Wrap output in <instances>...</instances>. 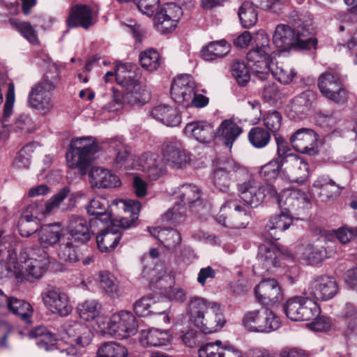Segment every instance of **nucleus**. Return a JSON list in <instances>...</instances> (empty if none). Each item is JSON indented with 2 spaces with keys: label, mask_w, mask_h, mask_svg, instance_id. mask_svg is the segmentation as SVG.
Returning a JSON list of instances; mask_svg holds the SVG:
<instances>
[{
  "label": "nucleus",
  "mask_w": 357,
  "mask_h": 357,
  "mask_svg": "<svg viewBox=\"0 0 357 357\" xmlns=\"http://www.w3.org/2000/svg\"><path fill=\"white\" fill-rule=\"evenodd\" d=\"M238 189L241 199L252 208L261 205L266 196L273 199L280 207H284L288 211L307 208L310 205L307 195L299 189L284 188L278 193L273 185H262L253 178L238 184Z\"/></svg>",
  "instance_id": "nucleus-1"
},
{
  "label": "nucleus",
  "mask_w": 357,
  "mask_h": 357,
  "mask_svg": "<svg viewBox=\"0 0 357 357\" xmlns=\"http://www.w3.org/2000/svg\"><path fill=\"white\" fill-rule=\"evenodd\" d=\"M293 20L294 29L286 24L276 26L273 36L275 45L282 50L291 47L296 50L316 49L317 39L310 37L314 30L311 15L308 13H301Z\"/></svg>",
  "instance_id": "nucleus-2"
},
{
  "label": "nucleus",
  "mask_w": 357,
  "mask_h": 357,
  "mask_svg": "<svg viewBox=\"0 0 357 357\" xmlns=\"http://www.w3.org/2000/svg\"><path fill=\"white\" fill-rule=\"evenodd\" d=\"M188 313L191 321L205 334L220 331L226 324L224 308L217 302L204 298H190Z\"/></svg>",
  "instance_id": "nucleus-3"
},
{
  "label": "nucleus",
  "mask_w": 357,
  "mask_h": 357,
  "mask_svg": "<svg viewBox=\"0 0 357 357\" xmlns=\"http://www.w3.org/2000/svg\"><path fill=\"white\" fill-rule=\"evenodd\" d=\"M139 10L144 15L151 17L155 13V25L162 33L172 32L177 26L183 11L174 3H167L158 10L159 0H132Z\"/></svg>",
  "instance_id": "nucleus-4"
},
{
  "label": "nucleus",
  "mask_w": 357,
  "mask_h": 357,
  "mask_svg": "<svg viewBox=\"0 0 357 357\" xmlns=\"http://www.w3.org/2000/svg\"><path fill=\"white\" fill-rule=\"evenodd\" d=\"M138 321L130 311L120 310L109 317H99L97 328L102 335H108L119 340L135 335L138 331Z\"/></svg>",
  "instance_id": "nucleus-5"
},
{
  "label": "nucleus",
  "mask_w": 357,
  "mask_h": 357,
  "mask_svg": "<svg viewBox=\"0 0 357 357\" xmlns=\"http://www.w3.org/2000/svg\"><path fill=\"white\" fill-rule=\"evenodd\" d=\"M269 43L267 33L264 30H259L254 36V48L247 54L250 71L261 79L266 78L270 67L275 62Z\"/></svg>",
  "instance_id": "nucleus-6"
},
{
  "label": "nucleus",
  "mask_w": 357,
  "mask_h": 357,
  "mask_svg": "<svg viewBox=\"0 0 357 357\" xmlns=\"http://www.w3.org/2000/svg\"><path fill=\"white\" fill-rule=\"evenodd\" d=\"M18 278L29 282L40 280L50 264L47 254L41 248H26L17 259Z\"/></svg>",
  "instance_id": "nucleus-7"
},
{
  "label": "nucleus",
  "mask_w": 357,
  "mask_h": 357,
  "mask_svg": "<svg viewBox=\"0 0 357 357\" xmlns=\"http://www.w3.org/2000/svg\"><path fill=\"white\" fill-rule=\"evenodd\" d=\"M54 70V73H47L40 82L33 85L28 96L29 107L43 114H48L54 107L53 91L59 81L57 70Z\"/></svg>",
  "instance_id": "nucleus-8"
},
{
  "label": "nucleus",
  "mask_w": 357,
  "mask_h": 357,
  "mask_svg": "<svg viewBox=\"0 0 357 357\" xmlns=\"http://www.w3.org/2000/svg\"><path fill=\"white\" fill-rule=\"evenodd\" d=\"M116 80L120 86L126 89L123 98L125 102L131 105L142 106L151 98L149 89L146 85L137 82L135 73L128 69L125 64L116 66Z\"/></svg>",
  "instance_id": "nucleus-9"
},
{
  "label": "nucleus",
  "mask_w": 357,
  "mask_h": 357,
  "mask_svg": "<svg viewBox=\"0 0 357 357\" xmlns=\"http://www.w3.org/2000/svg\"><path fill=\"white\" fill-rule=\"evenodd\" d=\"M98 146L91 137L73 138L70 150L66 153L68 165L72 169H79L81 174H84L86 168L94 159Z\"/></svg>",
  "instance_id": "nucleus-10"
},
{
  "label": "nucleus",
  "mask_w": 357,
  "mask_h": 357,
  "mask_svg": "<svg viewBox=\"0 0 357 357\" xmlns=\"http://www.w3.org/2000/svg\"><path fill=\"white\" fill-rule=\"evenodd\" d=\"M243 324L248 331L261 333L276 331L282 324L280 318L267 307L248 312L243 318Z\"/></svg>",
  "instance_id": "nucleus-11"
},
{
  "label": "nucleus",
  "mask_w": 357,
  "mask_h": 357,
  "mask_svg": "<svg viewBox=\"0 0 357 357\" xmlns=\"http://www.w3.org/2000/svg\"><path fill=\"white\" fill-rule=\"evenodd\" d=\"M286 316L292 321L314 320L320 314V309L314 301L305 296H294L284 305Z\"/></svg>",
  "instance_id": "nucleus-12"
},
{
  "label": "nucleus",
  "mask_w": 357,
  "mask_h": 357,
  "mask_svg": "<svg viewBox=\"0 0 357 357\" xmlns=\"http://www.w3.org/2000/svg\"><path fill=\"white\" fill-rule=\"evenodd\" d=\"M251 216L239 205L237 200L226 202L220 208L216 220L220 225L230 229H243L249 224Z\"/></svg>",
  "instance_id": "nucleus-13"
},
{
  "label": "nucleus",
  "mask_w": 357,
  "mask_h": 357,
  "mask_svg": "<svg viewBox=\"0 0 357 357\" xmlns=\"http://www.w3.org/2000/svg\"><path fill=\"white\" fill-rule=\"evenodd\" d=\"M40 297L45 307L53 314L65 317L73 311L69 296L57 287H48L41 293Z\"/></svg>",
  "instance_id": "nucleus-14"
},
{
  "label": "nucleus",
  "mask_w": 357,
  "mask_h": 357,
  "mask_svg": "<svg viewBox=\"0 0 357 357\" xmlns=\"http://www.w3.org/2000/svg\"><path fill=\"white\" fill-rule=\"evenodd\" d=\"M60 338L67 344L77 347L89 345L93 337L91 329L79 321H69L59 331Z\"/></svg>",
  "instance_id": "nucleus-15"
},
{
  "label": "nucleus",
  "mask_w": 357,
  "mask_h": 357,
  "mask_svg": "<svg viewBox=\"0 0 357 357\" xmlns=\"http://www.w3.org/2000/svg\"><path fill=\"white\" fill-rule=\"evenodd\" d=\"M318 86L321 94L334 102L343 103L347 99V92L337 75L322 73L318 79Z\"/></svg>",
  "instance_id": "nucleus-16"
},
{
  "label": "nucleus",
  "mask_w": 357,
  "mask_h": 357,
  "mask_svg": "<svg viewBox=\"0 0 357 357\" xmlns=\"http://www.w3.org/2000/svg\"><path fill=\"white\" fill-rule=\"evenodd\" d=\"M162 157L174 168H182L190 161V153L177 139H170L163 144Z\"/></svg>",
  "instance_id": "nucleus-17"
},
{
  "label": "nucleus",
  "mask_w": 357,
  "mask_h": 357,
  "mask_svg": "<svg viewBox=\"0 0 357 357\" xmlns=\"http://www.w3.org/2000/svg\"><path fill=\"white\" fill-rule=\"evenodd\" d=\"M159 272V276H154L151 280V284H155V287L161 290L169 300L176 302H183L186 297L185 291L181 287L173 285L174 284V279L167 274L165 268L162 266L160 268H157Z\"/></svg>",
  "instance_id": "nucleus-18"
},
{
  "label": "nucleus",
  "mask_w": 357,
  "mask_h": 357,
  "mask_svg": "<svg viewBox=\"0 0 357 357\" xmlns=\"http://www.w3.org/2000/svg\"><path fill=\"white\" fill-rule=\"evenodd\" d=\"M308 294L313 298L327 301L333 298L338 291L335 279L328 275H321L313 278L310 282Z\"/></svg>",
  "instance_id": "nucleus-19"
},
{
  "label": "nucleus",
  "mask_w": 357,
  "mask_h": 357,
  "mask_svg": "<svg viewBox=\"0 0 357 357\" xmlns=\"http://www.w3.org/2000/svg\"><path fill=\"white\" fill-rule=\"evenodd\" d=\"M170 93L174 101L189 107L192 97L195 95V82L192 77L188 75L176 77L172 82Z\"/></svg>",
  "instance_id": "nucleus-20"
},
{
  "label": "nucleus",
  "mask_w": 357,
  "mask_h": 357,
  "mask_svg": "<svg viewBox=\"0 0 357 357\" xmlns=\"http://www.w3.org/2000/svg\"><path fill=\"white\" fill-rule=\"evenodd\" d=\"M283 255L287 257H292L293 255L287 249H280L276 245H261L259 247L257 255L258 266H261L263 271L259 273L269 272L278 266L279 257Z\"/></svg>",
  "instance_id": "nucleus-21"
},
{
  "label": "nucleus",
  "mask_w": 357,
  "mask_h": 357,
  "mask_svg": "<svg viewBox=\"0 0 357 357\" xmlns=\"http://www.w3.org/2000/svg\"><path fill=\"white\" fill-rule=\"evenodd\" d=\"M183 134L202 144H210L215 138L213 126L206 121H193L185 125Z\"/></svg>",
  "instance_id": "nucleus-22"
},
{
  "label": "nucleus",
  "mask_w": 357,
  "mask_h": 357,
  "mask_svg": "<svg viewBox=\"0 0 357 357\" xmlns=\"http://www.w3.org/2000/svg\"><path fill=\"white\" fill-rule=\"evenodd\" d=\"M257 300L265 305H275L281 302L283 294L275 279H264L255 288Z\"/></svg>",
  "instance_id": "nucleus-23"
},
{
  "label": "nucleus",
  "mask_w": 357,
  "mask_h": 357,
  "mask_svg": "<svg viewBox=\"0 0 357 357\" xmlns=\"http://www.w3.org/2000/svg\"><path fill=\"white\" fill-rule=\"evenodd\" d=\"M138 162L151 180L155 181L167 172L164 159L158 154L144 153L139 158Z\"/></svg>",
  "instance_id": "nucleus-24"
},
{
  "label": "nucleus",
  "mask_w": 357,
  "mask_h": 357,
  "mask_svg": "<svg viewBox=\"0 0 357 357\" xmlns=\"http://www.w3.org/2000/svg\"><path fill=\"white\" fill-rule=\"evenodd\" d=\"M45 208L37 204H31L21 215L18 222V229L20 235L28 237L31 234L38 231V215L46 213Z\"/></svg>",
  "instance_id": "nucleus-25"
},
{
  "label": "nucleus",
  "mask_w": 357,
  "mask_h": 357,
  "mask_svg": "<svg viewBox=\"0 0 357 357\" xmlns=\"http://www.w3.org/2000/svg\"><path fill=\"white\" fill-rule=\"evenodd\" d=\"M317 142V133L309 128L298 129L290 138V142L295 150L308 154L314 152Z\"/></svg>",
  "instance_id": "nucleus-26"
},
{
  "label": "nucleus",
  "mask_w": 357,
  "mask_h": 357,
  "mask_svg": "<svg viewBox=\"0 0 357 357\" xmlns=\"http://www.w3.org/2000/svg\"><path fill=\"white\" fill-rule=\"evenodd\" d=\"M95 23V14L92 9L83 4H78L71 8L67 19L68 27L81 26L85 29H89Z\"/></svg>",
  "instance_id": "nucleus-27"
},
{
  "label": "nucleus",
  "mask_w": 357,
  "mask_h": 357,
  "mask_svg": "<svg viewBox=\"0 0 357 357\" xmlns=\"http://www.w3.org/2000/svg\"><path fill=\"white\" fill-rule=\"evenodd\" d=\"M114 203L122 209L125 213L128 215L123 216L119 220L113 221L114 226H118L123 229H128L135 225V222L138 219L139 212L141 209V204L137 200H119L114 201Z\"/></svg>",
  "instance_id": "nucleus-28"
},
{
  "label": "nucleus",
  "mask_w": 357,
  "mask_h": 357,
  "mask_svg": "<svg viewBox=\"0 0 357 357\" xmlns=\"http://www.w3.org/2000/svg\"><path fill=\"white\" fill-rule=\"evenodd\" d=\"M292 222V217L287 212L282 211L272 215L266 225V236L271 240H279Z\"/></svg>",
  "instance_id": "nucleus-29"
},
{
  "label": "nucleus",
  "mask_w": 357,
  "mask_h": 357,
  "mask_svg": "<svg viewBox=\"0 0 357 357\" xmlns=\"http://www.w3.org/2000/svg\"><path fill=\"white\" fill-rule=\"evenodd\" d=\"M109 149L114 152V160L113 165L116 169L128 171L134 168L133 160L122 139L114 138L111 139Z\"/></svg>",
  "instance_id": "nucleus-30"
},
{
  "label": "nucleus",
  "mask_w": 357,
  "mask_h": 357,
  "mask_svg": "<svg viewBox=\"0 0 357 357\" xmlns=\"http://www.w3.org/2000/svg\"><path fill=\"white\" fill-rule=\"evenodd\" d=\"M288 179L291 183L302 184L308 177V165L305 160L296 155L287 158Z\"/></svg>",
  "instance_id": "nucleus-31"
},
{
  "label": "nucleus",
  "mask_w": 357,
  "mask_h": 357,
  "mask_svg": "<svg viewBox=\"0 0 357 357\" xmlns=\"http://www.w3.org/2000/svg\"><path fill=\"white\" fill-rule=\"evenodd\" d=\"M198 354L199 357H245V352L229 344H225L223 347L203 345Z\"/></svg>",
  "instance_id": "nucleus-32"
},
{
  "label": "nucleus",
  "mask_w": 357,
  "mask_h": 357,
  "mask_svg": "<svg viewBox=\"0 0 357 357\" xmlns=\"http://www.w3.org/2000/svg\"><path fill=\"white\" fill-rule=\"evenodd\" d=\"M67 229L75 241L85 243L91 238L88 222L81 216H70L68 221Z\"/></svg>",
  "instance_id": "nucleus-33"
},
{
  "label": "nucleus",
  "mask_w": 357,
  "mask_h": 357,
  "mask_svg": "<svg viewBox=\"0 0 357 357\" xmlns=\"http://www.w3.org/2000/svg\"><path fill=\"white\" fill-rule=\"evenodd\" d=\"M243 132V128L240 126L234 119H228L222 121L217 129L215 135L224 144L231 148L233 143L237 139L240 135Z\"/></svg>",
  "instance_id": "nucleus-34"
},
{
  "label": "nucleus",
  "mask_w": 357,
  "mask_h": 357,
  "mask_svg": "<svg viewBox=\"0 0 357 357\" xmlns=\"http://www.w3.org/2000/svg\"><path fill=\"white\" fill-rule=\"evenodd\" d=\"M91 184L98 188H115L120 185L119 177L110 170L101 168L93 167L90 172Z\"/></svg>",
  "instance_id": "nucleus-35"
},
{
  "label": "nucleus",
  "mask_w": 357,
  "mask_h": 357,
  "mask_svg": "<svg viewBox=\"0 0 357 357\" xmlns=\"http://www.w3.org/2000/svg\"><path fill=\"white\" fill-rule=\"evenodd\" d=\"M150 115L155 120L167 126L175 127L181 123V117L173 107L166 105H159L154 107L150 112Z\"/></svg>",
  "instance_id": "nucleus-36"
},
{
  "label": "nucleus",
  "mask_w": 357,
  "mask_h": 357,
  "mask_svg": "<svg viewBox=\"0 0 357 357\" xmlns=\"http://www.w3.org/2000/svg\"><path fill=\"white\" fill-rule=\"evenodd\" d=\"M172 340L167 330L152 328L141 331L139 342L143 346L160 347L166 345Z\"/></svg>",
  "instance_id": "nucleus-37"
},
{
  "label": "nucleus",
  "mask_w": 357,
  "mask_h": 357,
  "mask_svg": "<svg viewBox=\"0 0 357 357\" xmlns=\"http://www.w3.org/2000/svg\"><path fill=\"white\" fill-rule=\"evenodd\" d=\"M29 337L35 340L40 349L51 351L56 348L57 337L45 326H38L31 330Z\"/></svg>",
  "instance_id": "nucleus-38"
},
{
  "label": "nucleus",
  "mask_w": 357,
  "mask_h": 357,
  "mask_svg": "<svg viewBox=\"0 0 357 357\" xmlns=\"http://www.w3.org/2000/svg\"><path fill=\"white\" fill-rule=\"evenodd\" d=\"M151 234L168 250L175 249L181 244V234L174 229L153 227L149 228Z\"/></svg>",
  "instance_id": "nucleus-39"
},
{
  "label": "nucleus",
  "mask_w": 357,
  "mask_h": 357,
  "mask_svg": "<svg viewBox=\"0 0 357 357\" xmlns=\"http://www.w3.org/2000/svg\"><path fill=\"white\" fill-rule=\"evenodd\" d=\"M315 98V93L312 91L301 93L292 100L291 112L295 113L298 119H303L310 111Z\"/></svg>",
  "instance_id": "nucleus-40"
},
{
  "label": "nucleus",
  "mask_w": 357,
  "mask_h": 357,
  "mask_svg": "<svg viewBox=\"0 0 357 357\" xmlns=\"http://www.w3.org/2000/svg\"><path fill=\"white\" fill-rule=\"evenodd\" d=\"M63 231V227L60 224L43 226L38 231L40 244L43 247L55 245L61 239Z\"/></svg>",
  "instance_id": "nucleus-41"
},
{
  "label": "nucleus",
  "mask_w": 357,
  "mask_h": 357,
  "mask_svg": "<svg viewBox=\"0 0 357 357\" xmlns=\"http://www.w3.org/2000/svg\"><path fill=\"white\" fill-rule=\"evenodd\" d=\"M175 199L180 200L183 205L191 207L194 204L199 202L202 192L199 188L192 184H184L179 186L174 192Z\"/></svg>",
  "instance_id": "nucleus-42"
},
{
  "label": "nucleus",
  "mask_w": 357,
  "mask_h": 357,
  "mask_svg": "<svg viewBox=\"0 0 357 357\" xmlns=\"http://www.w3.org/2000/svg\"><path fill=\"white\" fill-rule=\"evenodd\" d=\"M8 312L18 317L25 323H31L33 308L29 302L24 300L10 297L8 302Z\"/></svg>",
  "instance_id": "nucleus-43"
},
{
  "label": "nucleus",
  "mask_w": 357,
  "mask_h": 357,
  "mask_svg": "<svg viewBox=\"0 0 357 357\" xmlns=\"http://www.w3.org/2000/svg\"><path fill=\"white\" fill-rule=\"evenodd\" d=\"M230 51V45L225 40L213 41L202 50V56L206 61H213L225 56Z\"/></svg>",
  "instance_id": "nucleus-44"
},
{
  "label": "nucleus",
  "mask_w": 357,
  "mask_h": 357,
  "mask_svg": "<svg viewBox=\"0 0 357 357\" xmlns=\"http://www.w3.org/2000/svg\"><path fill=\"white\" fill-rule=\"evenodd\" d=\"M82 196V192H77L70 193V188L64 187L47 201L45 203V212L51 213L58 208L63 200L68 197H69V201L74 206L76 200Z\"/></svg>",
  "instance_id": "nucleus-45"
},
{
  "label": "nucleus",
  "mask_w": 357,
  "mask_h": 357,
  "mask_svg": "<svg viewBox=\"0 0 357 357\" xmlns=\"http://www.w3.org/2000/svg\"><path fill=\"white\" fill-rule=\"evenodd\" d=\"M120 238L117 229H106L96 237L98 248L101 252H109L116 248Z\"/></svg>",
  "instance_id": "nucleus-46"
},
{
  "label": "nucleus",
  "mask_w": 357,
  "mask_h": 357,
  "mask_svg": "<svg viewBox=\"0 0 357 357\" xmlns=\"http://www.w3.org/2000/svg\"><path fill=\"white\" fill-rule=\"evenodd\" d=\"M77 310L80 318L87 321L95 319L97 321L99 317H104L100 316L102 305L95 299H87L79 303Z\"/></svg>",
  "instance_id": "nucleus-47"
},
{
  "label": "nucleus",
  "mask_w": 357,
  "mask_h": 357,
  "mask_svg": "<svg viewBox=\"0 0 357 357\" xmlns=\"http://www.w3.org/2000/svg\"><path fill=\"white\" fill-rule=\"evenodd\" d=\"M238 17L242 26L250 29L258 20V7L251 1H244L238 8Z\"/></svg>",
  "instance_id": "nucleus-48"
},
{
  "label": "nucleus",
  "mask_w": 357,
  "mask_h": 357,
  "mask_svg": "<svg viewBox=\"0 0 357 357\" xmlns=\"http://www.w3.org/2000/svg\"><path fill=\"white\" fill-rule=\"evenodd\" d=\"M158 305L159 304L156 303L151 298H142L135 303L134 310L137 315L142 317L147 316L151 313H158L160 314L165 323H169V317L165 312H155L159 309Z\"/></svg>",
  "instance_id": "nucleus-49"
},
{
  "label": "nucleus",
  "mask_w": 357,
  "mask_h": 357,
  "mask_svg": "<svg viewBox=\"0 0 357 357\" xmlns=\"http://www.w3.org/2000/svg\"><path fill=\"white\" fill-rule=\"evenodd\" d=\"M99 282L105 294L112 298H117L123 295V289L115 278L107 271L99 273Z\"/></svg>",
  "instance_id": "nucleus-50"
},
{
  "label": "nucleus",
  "mask_w": 357,
  "mask_h": 357,
  "mask_svg": "<svg viewBox=\"0 0 357 357\" xmlns=\"http://www.w3.org/2000/svg\"><path fill=\"white\" fill-rule=\"evenodd\" d=\"M108 202L106 199L95 198L91 200L86 208L90 215L95 216L97 218L104 217L101 221L108 222L112 221V215L107 213Z\"/></svg>",
  "instance_id": "nucleus-51"
},
{
  "label": "nucleus",
  "mask_w": 357,
  "mask_h": 357,
  "mask_svg": "<svg viewBox=\"0 0 357 357\" xmlns=\"http://www.w3.org/2000/svg\"><path fill=\"white\" fill-rule=\"evenodd\" d=\"M127 349L115 342L102 344L98 349L96 357H127Z\"/></svg>",
  "instance_id": "nucleus-52"
},
{
  "label": "nucleus",
  "mask_w": 357,
  "mask_h": 357,
  "mask_svg": "<svg viewBox=\"0 0 357 357\" xmlns=\"http://www.w3.org/2000/svg\"><path fill=\"white\" fill-rule=\"evenodd\" d=\"M248 140L256 149H262L271 140L270 132L261 127H254L248 132Z\"/></svg>",
  "instance_id": "nucleus-53"
},
{
  "label": "nucleus",
  "mask_w": 357,
  "mask_h": 357,
  "mask_svg": "<svg viewBox=\"0 0 357 357\" xmlns=\"http://www.w3.org/2000/svg\"><path fill=\"white\" fill-rule=\"evenodd\" d=\"M57 252L59 257L63 261L74 263L79 260L77 247L70 238L60 243Z\"/></svg>",
  "instance_id": "nucleus-54"
},
{
  "label": "nucleus",
  "mask_w": 357,
  "mask_h": 357,
  "mask_svg": "<svg viewBox=\"0 0 357 357\" xmlns=\"http://www.w3.org/2000/svg\"><path fill=\"white\" fill-rule=\"evenodd\" d=\"M270 72L276 79L284 84L291 82L297 75L294 68L283 66H279L275 62L270 67Z\"/></svg>",
  "instance_id": "nucleus-55"
},
{
  "label": "nucleus",
  "mask_w": 357,
  "mask_h": 357,
  "mask_svg": "<svg viewBox=\"0 0 357 357\" xmlns=\"http://www.w3.org/2000/svg\"><path fill=\"white\" fill-rule=\"evenodd\" d=\"M139 61L142 68L148 71L156 70L161 64L159 53L152 49L141 52Z\"/></svg>",
  "instance_id": "nucleus-56"
},
{
  "label": "nucleus",
  "mask_w": 357,
  "mask_h": 357,
  "mask_svg": "<svg viewBox=\"0 0 357 357\" xmlns=\"http://www.w3.org/2000/svg\"><path fill=\"white\" fill-rule=\"evenodd\" d=\"M10 23L13 28L20 32L31 43H37L38 38L36 30L29 22L20 21L16 19H10Z\"/></svg>",
  "instance_id": "nucleus-57"
},
{
  "label": "nucleus",
  "mask_w": 357,
  "mask_h": 357,
  "mask_svg": "<svg viewBox=\"0 0 357 357\" xmlns=\"http://www.w3.org/2000/svg\"><path fill=\"white\" fill-rule=\"evenodd\" d=\"M326 257V250L323 248H317L312 245L305 247L302 258L308 264L315 265L320 263Z\"/></svg>",
  "instance_id": "nucleus-58"
},
{
  "label": "nucleus",
  "mask_w": 357,
  "mask_h": 357,
  "mask_svg": "<svg viewBox=\"0 0 357 357\" xmlns=\"http://www.w3.org/2000/svg\"><path fill=\"white\" fill-rule=\"evenodd\" d=\"M250 68L243 61H236L231 66V72L238 84L245 86L250 79Z\"/></svg>",
  "instance_id": "nucleus-59"
},
{
  "label": "nucleus",
  "mask_w": 357,
  "mask_h": 357,
  "mask_svg": "<svg viewBox=\"0 0 357 357\" xmlns=\"http://www.w3.org/2000/svg\"><path fill=\"white\" fill-rule=\"evenodd\" d=\"M282 165V160L273 159L261 167L259 174L266 181H273L278 177Z\"/></svg>",
  "instance_id": "nucleus-60"
},
{
  "label": "nucleus",
  "mask_w": 357,
  "mask_h": 357,
  "mask_svg": "<svg viewBox=\"0 0 357 357\" xmlns=\"http://www.w3.org/2000/svg\"><path fill=\"white\" fill-rule=\"evenodd\" d=\"M185 206L180 202H176L172 208L166 212L164 219L172 225H177L185 220Z\"/></svg>",
  "instance_id": "nucleus-61"
},
{
  "label": "nucleus",
  "mask_w": 357,
  "mask_h": 357,
  "mask_svg": "<svg viewBox=\"0 0 357 357\" xmlns=\"http://www.w3.org/2000/svg\"><path fill=\"white\" fill-rule=\"evenodd\" d=\"M33 144H27L23 146L15 158L13 166L17 169L28 168L31 163V154L33 152Z\"/></svg>",
  "instance_id": "nucleus-62"
},
{
  "label": "nucleus",
  "mask_w": 357,
  "mask_h": 357,
  "mask_svg": "<svg viewBox=\"0 0 357 357\" xmlns=\"http://www.w3.org/2000/svg\"><path fill=\"white\" fill-rule=\"evenodd\" d=\"M215 168L223 172L224 174L229 176L232 178H234L236 174L238 172L244 171L242 167L237 164L234 160L228 158L219 160L215 165Z\"/></svg>",
  "instance_id": "nucleus-63"
},
{
  "label": "nucleus",
  "mask_w": 357,
  "mask_h": 357,
  "mask_svg": "<svg viewBox=\"0 0 357 357\" xmlns=\"http://www.w3.org/2000/svg\"><path fill=\"white\" fill-rule=\"evenodd\" d=\"M264 124L266 128L276 136L275 133L279 130L282 123V116L276 110L269 111L264 119Z\"/></svg>",
  "instance_id": "nucleus-64"
}]
</instances>
